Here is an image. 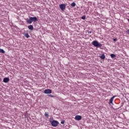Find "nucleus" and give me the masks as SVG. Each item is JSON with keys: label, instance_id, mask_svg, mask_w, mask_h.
<instances>
[{"label": "nucleus", "instance_id": "1", "mask_svg": "<svg viewBox=\"0 0 129 129\" xmlns=\"http://www.w3.org/2000/svg\"><path fill=\"white\" fill-rule=\"evenodd\" d=\"M38 21V19L36 17H30L29 19H27V24H32L33 22H37Z\"/></svg>", "mask_w": 129, "mask_h": 129}, {"label": "nucleus", "instance_id": "2", "mask_svg": "<svg viewBox=\"0 0 129 129\" xmlns=\"http://www.w3.org/2000/svg\"><path fill=\"white\" fill-rule=\"evenodd\" d=\"M92 44L95 47H98L99 48H100V47H102V44H101V43H99V42H98V41L96 40L93 41Z\"/></svg>", "mask_w": 129, "mask_h": 129}, {"label": "nucleus", "instance_id": "3", "mask_svg": "<svg viewBox=\"0 0 129 129\" xmlns=\"http://www.w3.org/2000/svg\"><path fill=\"white\" fill-rule=\"evenodd\" d=\"M58 122L57 120H53L51 123L52 126L56 127L58 125Z\"/></svg>", "mask_w": 129, "mask_h": 129}, {"label": "nucleus", "instance_id": "4", "mask_svg": "<svg viewBox=\"0 0 129 129\" xmlns=\"http://www.w3.org/2000/svg\"><path fill=\"white\" fill-rule=\"evenodd\" d=\"M59 8L61 11H64L65 9H66V5L65 4H61L59 5Z\"/></svg>", "mask_w": 129, "mask_h": 129}, {"label": "nucleus", "instance_id": "5", "mask_svg": "<svg viewBox=\"0 0 129 129\" xmlns=\"http://www.w3.org/2000/svg\"><path fill=\"white\" fill-rule=\"evenodd\" d=\"M44 93L45 94H50V93H52V90L50 89H46L44 91Z\"/></svg>", "mask_w": 129, "mask_h": 129}, {"label": "nucleus", "instance_id": "6", "mask_svg": "<svg viewBox=\"0 0 129 129\" xmlns=\"http://www.w3.org/2000/svg\"><path fill=\"white\" fill-rule=\"evenodd\" d=\"M75 119L76 120H81V119H82V116L81 115H76L75 116Z\"/></svg>", "mask_w": 129, "mask_h": 129}, {"label": "nucleus", "instance_id": "7", "mask_svg": "<svg viewBox=\"0 0 129 129\" xmlns=\"http://www.w3.org/2000/svg\"><path fill=\"white\" fill-rule=\"evenodd\" d=\"M10 81V78H5L3 80V82L4 83H8Z\"/></svg>", "mask_w": 129, "mask_h": 129}, {"label": "nucleus", "instance_id": "8", "mask_svg": "<svg viewBox=\"0 0 129 129\" xmlns=\"http://www.w3.org/2000/svg\"><path fill=\"white\" fill-rule=\"evenodd\" d=\"M28 29L29 30H31V31H32V30H34V26H33V25H30L28 26Z\"/></svg>", "mask_w": 129, "mask_h": 129}, {"label": "nucleus", "instance_id": "9", "mask_svg": "<svg viewBox=\"0 0 129 129\" xmlns=\"http://www.w3.org/2000/svg\"><path fill=\"white\" fill-rule=\"evenodd\" d=\"M44 115L45 117H47V118H48V117H49V113L48 112H45L44 113Z\"/></svg>", "mask_w": 129, "mask_h": 129}, {"label": "nucleus", "instance_id": "10", "mask_svg": "<svg viewBox=\"0 0 129 129\" xmlns=\"http://www.w3.org/2000/svg\"><path fill=\"white\" fill-rule=\"evenodd\" d=\"M100 58L101 59H105V55H104V54H103L100 56Z\"/></svg>", "mask_w": 129, "mask_h": 129}, {"label": "nucleus", "instance_id": "11", "mask_svg": "<svg viewBox=\"0 0 129 129\" xmlns=\"http://www.w3.org/2000/svg\"><path fill=\"white\" fill-rule=\"evenodd\" d=\"M0 53H2V54H5V53H6V51L4 49L0 48Z\"/></svg>", "mask_w": 129, "mask_h": 129}, {"label": "nucleus", "instance_id": "12", "mask_svg": "<svg viewBox=\"0 0 129 129\" xmlns=\"http://www.w3.org/2000/svg\"><path fill=\"white\" fill-rule=\"evenodd\" d=\"M113 98H114V97H112L109 100V103H111V104H112V101H113Z\"/></svg>", "mask_w": 129, "mask_h": 129}, {"label": "nucleus", "instance_id": "13", "mask_svg": "<svg viewBox=\"0 0 129 129\" xmlns=\"http://www.w3.org/2000/svg\"><path fill=\"white\" fill-rule=\"evenodd\" d=\"M25 37H26V38H30V35H29V34L28 33H26L24 34Z\"/></svg>", "mask_w": 129, "mask_h": 129}, {"label": "nucleus", "instance_id": "14", "mask_svg": "<svg viewBox=\"0 0 129 129\" xmlns=\"http://www.w3.org/2000/svg\"><path fill=\"white\" fill-rule=\"evenodd\" d=\"M71 6L72 7H73V8H74V7H75V6H76V4L74 2H73L71 4Z\"/></svg>", "mask_w": 129, "mask_h": 129}, {"label": "nucleus", "instance_id": "15", "mask_svg": "<svg viewBox=\"0 0 129 129\" xmlns=\"http://www.w3.org/2000/svg\"><path fill=\"white\" fill-rule=\"evenodd\" d=\"M110 57L111 58H114V57H115V55L113 53H112V54H110Z\"/></svg>", "mask_w": 129, "mask_h": 129}, {"label": "nucleus", "instance_id": "16", "mask_svg": "<svg viewBox=\"0 0 129 129\" xmlns=\"http://www.w3.org/2000/svg\"><path fill=\"white\" fill-rule=\"evenodd\" d=\"M81 19L82 20H85V19H86V17L85 16H83L81 17Z\"/></svg>", "mask_w": 129, "mask_h": 129}, {"label": "nucleus", "instance_id": "17", "mask_svg": "<svg viewBox=\"0 0 129 129\" xmlns=\"http://www.w3.org/2000/svg\"><path fill=\"white\" fill-rule=\"evenodd\" d=\"M49 121H50V122H51V123H52V122L53 121V117H51L49 119Z\"/></svg>", "mask_w": 129, "mask_h": 129}, {"label": "nucleus", "instance_id": "18", "mask_svg": "<svg viewBox=\"0 0 129 129\" xmlns=\"http://www.w3.org/2000/svg\"><path fill=\"white\" fill-rule=\"evenodd\" d=\"M61 124H64V123H65V121H64V120L61 121Z\"/></svg>", "mask_w": 129, "mask_h": 129}, {"label": "nucleus", "instance_id": "19", "mask_svg": "<svg viewBox=\"0 0 129 129\" xmlns=\"http://www.w3.org/2000/svg\"><path fill=\"white\" fill-rule=\"evenodd\" d=\"M126 33L129 35V29L127 30L126 31Z\"/></svg>", "mask_w": 129, "mask_h": 129}, {"label": "nucleus", "instance_id": "20", "mask_svg": "<svg viewBox=\"0 0 129 129\" xmlns=\"http://www.w3.org/2000/svg\"><path fill=\"white\" fill-rule=\"evenodd\" d=\"M113 41H114V42H116V41H117L116 38H114Z\"/></svg>", "mask_w": 129, "mask_h": 129}, {"label": "nucleus", "instance_id": "21", "mask_svg": "<svg viewBox=\"0 0 129 129\" xmlns=\"http://www.w3.org/2000/svg\"><path fill=\"white\" fill-rule=\"evenodd\" d=\"M89 34H91V32H89Z\"/></svg>", "mask_w": 129, "mask_h": 129}, {"label": "nucleus", "instance_id": "22", "mask_svg": "<svg viewBox=\"0 0 129 129\" xmlns=\"http://www.w3.org/2000/svg\"><path fill=\"white\" fill-rule=\"evenodd\" d=\"M127 21H128V23H129V19H127Z\"/></svg>", "mask_w": 129, "mask_h": 129}, {"label": "nucleus", "instance_id": "23", "mask_svg": "<svg viewBox=\"0 0 129 129\" xmlns=\"http://www.w3.org/2000/svg\"><path fill=\"white\" fill-rule=\"evenodd\" d=\"M112 97H115V96H113Z\"/></svg>", "mask_w": 129, "mask_h": 129}, {"label": "nucleus", "instance_id": "24", "mask_svg": "<svg viewBox=\"0 0 129 129\" xmlns=\"http://www.w3.org/2000/svg\"><path fill=\"white\" fill-rule=\"evenodd\" d=\"M49 96H52L51 95H50Z\"/></svg>", "mask_w": 129, "mask_h": 129}]
</instances>
